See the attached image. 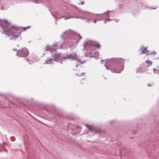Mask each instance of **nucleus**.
Here are the masks:
<instances>
[{
  "instance_id": "obj_21",
  "label": "nucleus",
  "mask_w": 159,
  "mask_h": 159,
  "mask_svg": "<svg viewBox=\"0 0 159 159\" xmlns=\"http://www.w3.org/2000/svg\"><path fill=\"white\" fill-rule=\"evenodd\" d=\"M153 72L154 73H156V71H157V70H156L155 69V68H154L153 69Z\"/></svg>"
},
{
  "instance_id": "obj_14",
  "label": "nucleus",
  "mask_w": 159,
  "mask_h": 159,
  "mask_svg": "<svg viewBox=\"0 0 159 159\" xmlns=\"http://www.w3.org/2000/svg\"><path fill=\"white\" fill-rule=\"evenodd\" d=\"M145 62L149 64V66L152 64V62L149 60H147Z\"/></svg>"
},
{
  "instance_id": "obj_26",
  "label": "nucleus",
  "mask_w": 159,
  "mask_h": 159,
  "mask_svg": "<svg viewBox=\"0 0 159 159\" xmlns=\"http://www.w3.org/2000/svg\"><path fill=\"white\" fill-rule=\"evenodd\" d=\"M12 50H14V51H17V50H16V48H15V49H12Z\"/></svg>"
},
{
  "instance_id": "obj_7",
  "label": "nucleus",
  "mask_w": 159,
  "mask_h": 159,
  "mask_svg": "<svg viewBox=\"0 0 159 159\" xmlns=\"http://www.w3.org/2000/svg\"><path fill=\"white\" fill-rule=\"evenodd\" d=\"M71 30H69L65 31L61 35V37L63 39L64 38H68L70 37L73 34L71 32Z\"/></svg>"
},
{
  "instance_id": "obj_40",
  "label": "nucleus",
  "mask_w": 159,
  "mask_h": 159,
  "mask_svg": "<svg viewBox=\"0 0 159 159\" xmlns=\"http://www.w3.org/2000/svg\"><path fill=\"white\" fill-rule=\"evenodd\" d=\"M62 59H61V61H61V60H62ZM60 63H61V62H60Z\"/></svg>"
},
{
  "instance_id": "obj_10",
  "label": "nucleus",
  "mask_w": 159,
  "mask_h": 159,
  "mask_svg": "<svg viewBox=\"0 0 159 159\" xmlns=\"http://www.w3.org/2000/svg\"><path fill=\"white\" fill-rule=\"evenodd\" d=\"M86 126L89 128L90 131L91 132H92L93 131H94L96 132H98V131L97 130L96 128L93 127H89V126L88 124L86 125Z\"/></svg>"
},
{
  "instance_id": "obj_25",
  "label": "nucleus",
  "mask_w": 159,
  "mask_h": 159,
  "mask_svg": "<svg viewBox=\"0 0 159 159\" xmlns=\"http://www.w3.org/2000/svg\"><path fill=\"white\" fill-rule=\"evenodd\" d=\"M84 4V2L83 1L81 2V3H80V4H81L82 5H83Z\"/></svg>"
},
{
  "instance_id": "obj_39",
  "label": "nucleus",
  "mask_w": 159,
  "mask_h": 159,
  "mask_svg": "<svg viewBox=\"0 0 159 159\" xmlns=\"http://www.w3.org/2000/svg\"><path fill=\"white\" fill-rule=\"evenodd\" d=\"M154 55H155V54H156V53L155 52H154Z\"/></svg>"
},
{
  "instance_id": "obj_11",
  "label": "nucleus",
  "mask_w": 159,
  "mask_h": 159,
  "mask_svg": "<svg viewBox=\"0 0 159 159\" xmlns=\"http://www.w3.org/2000/svg\"><path fill=\"white\" fill-rule=\"evenodd\" d=\"M35 3H40L43 2L41 0H28Z\"/></svg>"
},
{
  "instance_id": "obj_38",
  "label": "nucleus",
  "mask_w": 159,
  "mask_h": 159,
  "mask_svg": "<svg viewBox=\"0 0 159 159\" xmlns=\"http://www.w3.org/2000/svg\"><path fill=\"white\" fill-rule=\"evenodd\" d=\"M12 39V38H10V39L11 40V39Z\"/></svg>"
},
{
  "instance_id": "obj_34",
  "label": "nucleus",
  "mask_w": 159,
  "mask_h": 159,
  "mask_svg": "<svg viewBox=\"0 0 159 159\" xmlns=\"http://www.w3.org/2000/svg\"><path fill=\"white\" fill-rule=\"evenodd\" d=\"M0 8H1V7H0ZM1 8L2 9H3V7H2V6Z\"/></svg>"
},
{
  "instance_id": "obj_37",
  "label": "nucleus",
  "mask_w": 159,
  "mask_h": 159,
  "mask_svg": "<svg viewBox=\"0 0 159 159\" xmlns=\"http://www.w3.org/2000/svg\"><path fill=\"white\" fill-rule=\"evenodd\" d=\"M104 61V60H101V61Z\"/></svg>"
},
{
  "instance_id": "obj_36",
  "label": "nucleus",
  "mask_w": 159,
  "mask_h": 159,
  "mask_svg": "<svg viewBox=\"0 0 159 159\" xmlns=\"http://www.w3.org/2000/svg\"><path fill=\"white\" fill-rule=\"evenodd\" d=\"M57 15H56V16L55 17L56 19H57Z\"/></svg>"
},
{
  "instance_id": "obj_15",
  "label": "nucleus",
  "mask_w": 159,
  "mask_h": 159,
  "mask_svg": "<svg viewBox=\"0 0 159 159\" xmlns=\"http://www.w3.org/2000/svg\"><path fill=\"white\" fill-rule=\"evenodd\" d=\"M101 45L98 43H96L95 45V47L98 48H100V47Z\"/></svg>"
},
{
  "instance_id": "obj_33",
  "label": "nucleus",
  "mask_w": 159,
  "mask_h": 159,
  "mask_svg": "<svg viewBox=\"0 0 159 159\" xmlns=\"http://www.w3.org/2000/svg\"><path fill=\"white\" fill-rule=\"evenodd\" d=\"M78 66V65H76L75 66H76V67H77Z\"/></svg>"
},
{
  "instance_id": "obj_12",
  "label": "nucleus",
  "mask_w": 159,
  "mask_h": 159,
  "mask_svg": "<svg viewBox=\"0 0 159 159\" xmlns=\"http://www.w3.org/2000/svg\"><path fill=\"white\" fill-rule=\"evenodd\" d=\"M4 143H0V152L2 151L4 148Z\"/></svg>"
},
{
  "instance_id": "obj_31",
  "label": "nucleus",
  "mask_w": 159,
  "mask_h": 159,
  "mask_svg": "<svg viewBox=\"0 0 159 159\" xmlns=\"http://www.w3.org/2000/svg\"><path fill=\"white\" fill-rule=\"evenodd\" d=\"M157 7H154V8H152V9H155Z\"/></svg>"
},
{
  "instance_id": "obj_19",
  "label": "nucleus",
  "mask_w": 159,
  "mask_h": 159,
  "mask_svg": "<svg viewBox=\"0 0 159 159\" xmlns=\"http://www.w3.org/2000/svg\"><path fill=\"white\" fill-rule=\"evenodd\" d=\"M107 19V21H111V20H114L113 19Z\"/></svg>"
},
{
  "instance_id": "obj_17",
  "label": "nucleus",
  "mask_w": 159,
  "mask_h": 159,
  "mask_svg": "<svg viewBox=\"0 0 159 159\" xmlns=\"http://www.w3.org/2000/svg\"><path fill=\"white\" fill-rule=\"evenodd\" d=\"M75 35H76V36H78L80 37V39L82 38V37L80 35V34H75Z\"/></svg>"
},
{
  "instance_id": "obj_29",
  "label": "nucleus",
  "mask_w": 159,
  "mask_h": 159,
  "mask_svg": "<svg viewBox=\"0 0 159 159\" xmlns=\"http://www.w3.org/2000/svg\"><path fill=\"white\" fill-rule=\"evenodd\" d=\"M157 72H159V70H157ZM157 74H158V73H157Z\"/></svg>"
},
{
  "instance_id": "obj_27",
  "label": "nucleus",
  "mask_w": 159,
  "mask_h": 159,
  "mask_svg": "<svg viewBox=\"0 0 159 159\" xmlns=\"http://www.w3.org/2000/svg\"><path fill=\"white\" fill-rule=\"evenodd\" d=\"M85 72L83 73H82L81 75H80V76H81L82 75L84 74H85Z\"/></svg>"
},
{
  "instance_id": "obj_4",
  "label": "nucleus",
  "mask_w": 159,
  "mask_h": 159,
  "mask_svg": "<svg viewBox=\"0 0 159 159\" xmlns=\"http://www.w3.org/2000/svg\"><path fill=\"white\" fill-rule=\"evenodd\" d=\"M52 57L54 61H55L58 62H59L61 59H65L67 58L68 59H71L73 60H75L78 62H79L82 64L83 63V61H81L80 59L77 57L75 53L74 54H67L66 57L61 58L60 54L57 52L55 54H52Z\"/></svg>"
},
{
  "instance_id": "obj_5",
  "label": "nucleus",
  "mask_w": 159,
  "mask_h": 159,
  "mask_svg": "<svg viewBox=\"0 0 159 159\" xmlns=\"http://www.w3.org/2000/svg\"><path fill=\"white\" fill-rule=\"evenodd\" d=\"M63 44V43L60 42L53 44L51 46L47 45L46 47L44 48V50L45 51H50L51 52L55 51L58 48H62V46Z\"/></svg>"
},
{
  "instance_id": "obj_8",
  "label": "nucleus",
  "mask_w": 159,
  "mask_h": 159,
  "mask_svg": "<svg viewBox=\"0 0 159 159\" xmlns=\"http://www.w3.org/2000/svg\"><path fill=\"white\" fill-rule=\"evenodd\" d=\"M54 60L52 57H48L46 60L44 61L43 63L45 64H52L54 62Z\"/></svg>"
},
{
  "instance_id": "obj_3",
  "label": "nucleus",
  "mask_w": 159,
  "mask_h": 159,
  "mask_svg": "<svg viewBox=\"0 0 159 159\" xmlns=\"http://www.w3.org/2000/svg\"><path fill=\"white\" fill-rule=\"evenodd\" d=\"M78 14L83 15L84 16H90V17H86L84 18L82 17L81 16H76L75 17H67L65 18L64 19L65 20H67V19H70L71 18H80V19H84L85 18V19H86L87 20V22L88 23H91L92 22H93V18L96 17L97 16L100 15L101 16L103 15H104L105 14H107L108 12H110L111 11H109V10H107V12H105V13H104L102 14H97L96 15L95 14H93L92 13H91L90 12L87 11H82L81 9L80 10H78Z\"/></svg>"
},
{
  "instance_id": "obj_30",
  "label": "nucleus",
  "mask_w": 159,
  "mask_h": 159,
  "mask_svg": "<svg viewBox=\"0 0 159 159\" xmlns=\"http://www.w3.org/2000/svg\"><path fill=\"white\" fill-rule=\"evenodd\" d=\"M51 14L54 17H55L54 14L52 13H51Z\"/></svg>"
},
{
  "instance_id": "obj_6",
  "label": "nucleus",
  "mask_w": 159,
  "mask_h": 159,
  "mask_svg": "<svg viewBox=\"0 0 159 159\" xmlns=\"http://www.w3.org/2000/svg\"><path fill=\"white\" fill-rule=\"evenodd\" d=\"M29 55V51L28 49L25 48H22L20 50L17 51L16 55L19 57H26Z\"/></svg>"
},
{
  "instance_id": "obj_24",
  "label": "nucleus",
  "mask_w": 159,
  "mask_h": 159,
  "mask_svg": "<svg viewBox=\"0 0 159 159\" xmlns=\"http://www.w3.org/2000/svg\"><path fill=\"white\" fill-rule=\"evenodd\" d=\"M30 27V26H27V27H25V28H24V29L25 30V29H28V28H29Z\"/></svg>"
},
{
  "instance_id": "obj_2",
  "label": "nucleus",
  "mask_w": 159,
  "mask_h": 159,
  "mask_svg": "<svg viewBox=\"0 0 159 159\" xmlns=\"http://www.w3.org/2000/svg\"><path fill=\"white\" fill-rule=\"evenodd\" d=\"M110 62L111 64H113V62L116 64V68H111L110 66H108L107 65H109L108 62H106V64L105 66L107 69L110 70L113 73H120L123 70L124 68V64L125 60L121 58H112L110 60Z\"/></svg>"
},
{
  "instance_id": "obj_13",
  "label": "nucleus",
  "mask_w": 159,
  "mask_h": 159,
  "mask_svg": "<svg viewBox=\"0 0 159 159\" xmlns=\"http://www.w3.org/2000/svg\"><path fill=\"white\" fill-rule=\"evenodd\" d=\"M91 55V52H86L85 54V55L86 57H90V55Z\"/></svg>"
},
{
  "instance_id": "obj_18",
  "label": "nucleus",
  "mask_w": 159,
  "mask_h": 159,
  "mask_svg": "<svg viewBox=\"0 0 159 159\" xmlns=\"http://www.w3.org/2000/svg\"><path fill=\"white\" fill-rule=\"evenodd\" d=\"M153 84L152 83V84H148V87H151L152 86Z\"/></svg>"
},
{
  "instance_id": "obj_35",
  "label": "nucleus",
  "mask_w": 159,
  "mask_h": 159,
  "mask_svg": "<svg viewBox=\"0 0 159 159\" xmlns=\"http://www.w3.org/2000/svg\"><path fill=\"white\" fill-rule=\"evenodd\" d=\"M153 52H151V54H153Z\"/></svg>"
},
{
  "instance_id": "obj_42",
  "label": "nucleus",
  "mask_w": 159,
  "mask_h": 159,
  "mask_svg": "<svg viewBox=\"0 0 159 159\" xmlns=\"http://www.w3.org/2000/svg\"><path fill=\"white\" fill-rule=\"evenodd\" d=\"M5 151L6 152H7V150H5Z\"/></svg>"
},
{
  "instance_id": "obj_1",
  "label": "nucleus",
  "mask_w": 159,
  "mask_h": 159,
  "mask_svg": "<svg viewBox=\"0 0 159 159\" xmlns=\"http://www.w3.org/2000/svg\"><path fill=\"white\" fill-rule=\"evenodd\" d=\"M0 25L2 29L4 30L2 32L3 34H11L14 37V39L20 35L21 31L20 28L11 25V23L6 20L0 19Z\"/></svg>"
},
{
  "instance_id": "obj_41",
  "label": "nucleus",
  "mask_w": 159,
  "mask_h": 159,
  "mask_svg": "<svg viewBox=\"0 0 159 159\" xmlns=\"http://www.w3.org/2000/svg\"><path fill=\"white\" fill-rule=\"evenodd\" d=\"M74 43V42H72L71 43V44H73V43Z\"/></svg>"
},
{
  "instance_id": "obj_43",
  "label": "nucleus",
  "mask_w": 159,
  "mask_h": 159,
  "mask_svg": "<svg viewBox=\"0 0 159 159\" xmlns=\"http://www.w3.org/2000/svg\"><path fill=\"white\" fill-rule=\"evenodd\" d=\"M79 41V40H78V41H76V42H78Z\"/></svg>"
},
{
  "instance_id": "obj_44",
  "label": "nucleus",
  "mask_w": 159,
  "mask_h": 159,
  "mask_svg": "<svg viewBox=\"0 0 159 159\" xmlns=\"http://www.w3.org/2000/svg\"><path fill=\"white\" fill-rule=\"evenodd\" d=\"M66 43H67V44H68V42H66Z\"/></svg>"
},
{
  "instance_id": "obj_23",
  "label": "nucleus",
  "mask_w": 159,
  "mask_h": 159,
  "mask_svg": "<svg viewBox=\"0 0 159 159\" xmlns=\"http://www.w3.org/2000/svg\"><path fill=\"white\" fill-rule=\"evenodd\" d=\"M115 21H116V22H118L119 20H117L116 19H114Z\"/></svg>"
},
{
  "instance_id": "obj_32",
  "label": "nucleus",
  "mask_w": 159,
  "mask_h": 159,
  "mask_svg": "<svg viewBox=\"0 0 159 159\" xmlns=\"http://www.w3.org/2000/svg\"><path fill=\"white\" fill-rule=\"evenodd\" d=\"M26 60L29 61V60L28 59V58H26Z\"/></svg>"
},
{
  "instance_id": "obj_16",
  "label": "nucleus",
  "mask_w": 159,
  "mask_h": 159,
  "mask_svg": "<svg viewBox=\"0 0 159 159\" xmlns=\"http://www.w3.org/2000/svg\"><path fill=\"white\" fill-rule=\"evenodd\" d=\"M88 44H89V42H86L85 43H84V47H85Z\"/></svg>"
},
{
  "instance_id": "obj_22",
  "label": "nucleus",
  "mask_w": 159,
  "mask_h": 159,
  "mask_svg": "<svg viewBox=\"0 0 159 159\" xmlns=\"http://www.w3.org/2000/svg\"><path fill=\"white\" fill-rule=\"evenodd\" d=\"M107 21V19L104 20V23H106Z\"/></svg>"
},
{
  "instance_id": "obj_20",
  "label": "nucleus",
  "mask_w": 159,
  "mask_h": 159,
  "mask_svg": "<svg viewBox=\"0 0 159 159\" xmlns=\"http://www.w3.org/2000/svg\"><path fill=\"white\" fill-rule=\"evenodd\" d=\"M97 20L96 19H95L94 20H93V21L94 23H96L97 22Z\"/></svg>"
},
{
  "instance_id": "obj_9",
  "label": "nucleus",
  "mask_w": 159,
  "mask_h": 159,
  "mask_svg": "<svg viewBox=\"0 0 159 159\" xmlns=\"http://www.w3.org/2000/svg\"><path fill=\"white\" fill-rule=\"evenodd\" d=\"M140 50L142 51V53L143 54H146L147 55H150V52L147 50V48L142 47Z\"/></svg>"
},
{
  "instance_id": "obj_28",
  "label": "nucleus",
  "mask_w": 159,
  "mask_h": 159,
  "mask_svg": "<svg viewBox=\"0 0 159 159\" xmlns=\"http://www.w3.org/2000/svg\"><path fill=\"white\" fill-rule=\"evenodd\" d=\"M139 70L138 69H137V71H136V72L137 73H138V72H139Z\"/></svg>"
}]
</instances>
